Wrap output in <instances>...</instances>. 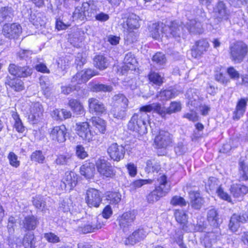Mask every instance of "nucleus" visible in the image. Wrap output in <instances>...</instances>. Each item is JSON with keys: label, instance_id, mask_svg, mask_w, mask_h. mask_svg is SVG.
Segmentation results:
<instances>
[{"label": "nucleus", "instance_id": "27", "mask_svg": "<svg viewBox=\"0 0 248 248\" xmlns=\"http://www.w3.org/2000/svg\"><path fill=\"white\" fill-rule=\"evenodd\" d=\"M5 83L16 92H20L24 89L23 82L18 78H11L10 76H7Z\"/></svg>", "mask_w": 248, "mask_h": 248}, {"label": "nucleus", "instance_id": "52", "mask_svg": "<svg viewBox=\"0 0 248 248\" xmlns=\"http://www.w3.org/2000/svg\"><path fill=\"white\" fill-rule=\"evenodd\" d=\"M167 114H171L173 113H176L181 109V104L179 102H171L170 106L167 108Z\"/></svg>", "mask_w": 248, "mask_h": 248}, {"label": "nucleus", "instance_id": "19", "mask_svg": "<svg viewBox=\"0 0 248 248\" xmlns=\"http://www.w3.org/2000/svg\"><path fill=\"white\" fill-rule=\"evenodd\" d=\"M184 26L189 33L191 34H201L203 32V28L202 22L195 19L189 20Z\"/></svg>", "mask_w": 248, "mask_h": 248}, {"label": "nucleus", "instance_id": "37", "mask_svg": "<svg viewBox=\"0 0 248 248\" xmlns=\"http://www.w3.org/2000/svg\"><path fill=\"white\" fill-rule=\"evenodd\" d=\"M90 121L97 130V133H104L106 131V124L103 120L99 117H93Z\"/></svg>", "mask_w": 248, "mask_h": 248}, {"label": "nucleus", "instance_id": "55", "mask_svg": "<svg viewBox=\"0 0 248 248\" xmlns=\"http://www.w3.org/2000/svg\"><path fill=\"white\" fill-rule=\"evenodd\" d=\"M152 60L156 64L162 65L166 63V59L165 55L161 52L155 53L152 58Z\"/></svg>", "mask_w": 248, "mask_h": 248}, {"label": "nucleus", "instance_id": "24", "mask_svg": "<svg viewBox=\"0 0 248 248\" xmlns=\"http://www.w3.org/2000/svg\"><path fill=\"white\" fill-rule=\"evenodd\" d=\"M39 223L36 217L31 215L25 217L22 221L23 228L26 231H32L36 229Z\"/></svg>", "mask_w": 248, "mask_h": 248}, {"label": "nucleus", "instance_id": "26", "mask_svg": "<svg viewBox=\"0 0 248 248\" xmlns=\"http://www.w3.org/2000/svg\"><path fill=\"white\" fill-rule=\"evenodd\" d=\"M89 107L90 112L97 114L104 113L106 109L103 103L94 98H90L88 100Z\"/></svg>", "mask_w": 248, "mask_h": 248}, {"label": "nucleus", "instance_id": "7", "mask_svg": "<svg viewBox=\"0 0 248 248\" xmlns=\"http://www.w3.org/2000/svg\"><path fill=\"white\" fill-rule=\"evenodd\" d=\"M107 153L110 158L114 161L119 162L123 159L125 150L122 145H118L117 143H111L107 148Z\"/></svg>", "mask_w": 248, "mask_h": 248}, {"label": "nucleus", "instance_id": "14", "mask_svg": "<svg viewBox=\"0 0 248 248\" xmlns=\"http://www.w3.org/2000/svg\"><path fill=\"white\" fill-rule=\"evenodd\" d=\"M76 129L77 134L83 140L90 141L93 140V134L91 132L87 122L77 123Z\"/></svg>", "mask_w": 248, "mask_h": 248}, {"label": "nucleus", "instance_id": "57", "mask_svg": "<svg viewBox=\"0 0 248 248\" xmlns=\"http://www.w3.org/2000/svg\"><path fill=\"white\" fill-rule=\"evenodd\" d=\"M135 30H124V34L126 35V38L129 42L133 43L137 40L138 35L137 31Z\"/></svg>", "mask_w": 248, "mask_h": 248}, {"label": "nucleus", "instance_id": "31", "mask_svg": "<svg viewBox=\"0 0 248 248\" xmlns=\"http://www.w3.org/2000/svg\"><path fill=\"white\" fill-rule=\"evenodd\" d=\"M95 167L93 163H86L83 165L80 169L81 175L84 176L87 179H90L94 176Z\"/></svg>", "mask_w": 248, "mask_h": 248}, {"label": "nucleus", "instance_id": "5", "mask_svg": "<svg viewBox=\"0 0 248 248\" xmlns=\"http://www.w3.org/2000/svg\"><path fill=\"white\" fill-rule=\"evenodd\" d=\"M22 32L21 26L17 23H6L2 28V34L9 39H17Z\"/></svg>", "mask_w": 248, "mask_h": 248}, {"label": "nucleus", "instance_id": "30", "mask_svg": "<svg viewBox=\"0 0 248 248\" xmlns=\"http://www.w3.org/2000/svg\"><path fill=\"white\" fill-rule=\"evenodd\" d=\"M90 90L93 92H111L113 87L111 85L104 84L99 82H90L89 83Z\"/></svg>", "mask_w": 248, "mask_h": 248}, {"label": "nucleus", "instance_id": "48", "mask_svg": "<svg viewBox=\"0 0 248 248\" xmlns=\"http://www.w3.org/2000/svg\"><path fill=\"white\" fill-rule=\"evenodd\" d=\"M148 78L151 82L159 86L163 82L162 77L155 72H151L148 75Z\"/></svg>", "mask_w": 248, "mask_h": 248}, {"label": "nucleus", "instance_id": "4", "mask_svg": "<svg viewBox=\"0 0 248 248\" xmlns=\"http://www.w3.org/2000/svg\"><path fill=\"white\" fill-rule=\"evenodd\" d=\"M184 25L182 22L173 21L170 26H165V34L168 37H172L179 41L181 38H184Z\"/></svg>", "mask_w": 248, "mask_h": 248}, {"label": "nucleus", "instance_id": "54", "mask_svg": "<svg viewBox=\"0 0 248 248\" xmlns=\"http://www.w3.org/2000/svg\"><path fill=\"white\" fill-rule=\"evenodd\" d=\"M153 111L157 113L162 118H165L167 114V109L164 107L161 106L159 103H154Z\"/></svg>", "mask_w": 248, "mask_h": 248}, {"label": "nucleus", "instance_id": "35", "mask_svg": "<svg viewBox=\"0 0 248 248\" xmlns=\"http://www.w3.org/2000/svg\"><path fill=\"white\" fill-rule=\"evenodd\" d=\"M93 64L95 67L104 70L108 67L109 64L108 60L103 55L96 56L93 59Z\"/></svg>", "mask_w": 248, "mask_h": 248}, {"label": "nucleus", "instance_id": "3", "mask_svg": "<svg viewBox=\"0 0 248 248\" xmlns=\"http://www.w3.org/2000/svg\"><path fill=\"white\" fill-rule=\"evenodd\" d=\"M248 52V46L242 41L236 42L231 44L229 47L230 58L235 63L242 62Z\"/></svg>", "mask_w": 248, "mask_h": 248}, {"label": "nucleus", "instance_id": "59", "mask_svg": "<svg viewBox=\"0 0 248 248\" xmlns=\"http://www.w3.org/2000/svg\"><path fill=\"white\" fill-rule=\"evenodd\" d=\"M170 203L171 205L174 206L179 205L184 206L186 205L187 202L183 197L175 196L172 198Z\"/></svg>", "mask_w": 248, "mask_h": 248}, {"label": "nucleus", "instance_id": "22", "mask_svg": "<svg viewBox=\"0 0 248 248\" xmlns=\"http://www.w3.org/2000/svg\"><path fill=\"white\" fill-rule=\"evenodd\" d=\"M147 234L148 232L146 229L141 227L135 230L131 235L129 236L128 240L131 244L133 245L143 240Z\"/></svg>", "mask_w": 248, "mask_h": 248}, {"label": "nucleus", "instance_id": "56", "mask_svg": "<svg viewBox=\"0 0 248 248\" xmlns=\"http://www.w3.org/2000/svg\"><path fill=\"white\" fill-rule=\"evenodd\" d=\"M30 20L33 25L37 27L42 26L45 24V21L39 15H36L35 14H31Z\"/></svg>", "mask_w": 248, "mask_h": 248}, {"label": "nucleus", "instance_id": "9", "mask_svg": "<svg viewBox=\"0 0 248 248\" xmlns=\"http://www.w3.org/2000/svg\"><path fill=\"white\" fill-rule=\"evenodd\" d=\"M9 73L19 78H26L31 76L32 69L29 66H19L15 64H10L8 67Z\"/></svg>", "mask_w": 248, "mask_h": 248}, {"label": "nucleus", "instance_id": "16", "mask_svg": "<svg viewBox=\"0 0 248 248\" xmlns=\"http://www.w3.org/2000/svg\"><path fill=\"white\" fill-rule=\"evenodd\" d=\"M136 214L134 211L124 213L119 219V225L123 231L128 230L129 226L136 219Z\"/></svg>", "mask_w": 248, "mask_h": 248}, {"label": "nucleus", "instance_id": "13", "mask_svg": "<svg viewBox=\"0 0 248 248\" xmlns=\"http://www.w3.org/2000/svg\"><path fill=\"white\" fill-rule=\"evenodd\" d=\"M215 16L218 21L226 20L230 16L229 11L222 1H219L214 8Z\"/></svg>", "mask_w": 248, "mask_h": 248}, {"label": "nucleus", "instance_id": "29", "mask_svg": "<svg viewBox=\"0 0 248 248\" xmlns=\"http://www.w3.org/2000/svg\"><path fill=\"white\" fill-rule=\"evenodd\" d=\"M149 30L150 35L155 39L158 38L160 34H165V25L162 23H153L149 26Z\"/></svg>", "mask_w": 248, "mask_h": 248}, {"label": "nucleus", "instance_id": "63", "mask_svg": "<svg viewBox=\"0 0 248 248\" xmlns=\"http://www.w3.org/2000/svg\"><path fill=\"white\" fill-rule=\"evenodd\" d=\"M152 180L151 179H140L134 181L131 184V186L136 189L142 186L143 185L146 184H151L152 182Z\"/></svg>", "mask_w": 248, "mask_h": 248}, {"label": "nucleus", "instance_id": "34", "mask_svg": "<svg viewBox=\"0 0 248 248\" xmlns=\"http://www.w3.org/2000/svg\"><path fill=\"white\" fill-rule=\"evenodd\" d=\"M230 190L233 197L239 198L243 196L248 192V188L244 185L236 184L232 186Z\"/></svg>", "mask_w": 248, "mask_h": 248}, {"label": "nucleus", "instance_id": "21", "mask_svg": "<svg viewBox=\"0 0 248 248\" xmlns=\"http://www.w3.org/2000/svg\"><path fill=\"white\" fill-rule=\"evenodd\" d=\"M207 219L211 226L216 228L221 223L218 213L217 210L214 208H211L207 210Z\"/></svg>", "mask_w": 248, "mask_h": 248}, {"label": "nucleus", "instance_id": "46", "mask_svg": "<svg viewBox=\"0 0 248 248\" xmlns=\"http://www.w3.org/2000/svg\"><path fill=\"white\" fill-rule=\"evenodd\" d=\"M73 18L74 19H79L81 21L84 19L88 20L85 12L83 10V4L81 7H78L76 8L73 14Z\"/></svg>", "mask_w": 248, "mask_h": 248}, {"label": "nucleus", "instance_id": "2", "mask_svg": "<svg viewBox=\"0 0 248 248\" xmlns=\"http://www.w3.org/2000/svg\"><path fill=\"white\" fill-rule=\"evenodd\" d=\"M170 186L168 185L167 177L165 175H162L158 177L155 182V188L151 192L147 197L149 202L153 203L159 200V199L169 192Z\"/></svg>", "mask_w": 248, "mask_h": 248}, {"label": "nucleus", "instance_id": "33", "mask_svg": "<svg viewBox=\"0 0 248 248\" xmlns=\"http://www.w3.org/2000/svg\"><path fill=\"white\" fill-rule=\"evenodd\" d=\"M14 16V10L11 7H2L0 9V23L10 22Z\"/></svg>", "mask_w": 248, "mask_h": 248}, {"label": "nucleus", "instance_id": "62", "mask_svg": "<svg viewBox=\"0 0 248 248\" xmlns=\"http://www.w3.org/2000/svg\"><path fill=\"white\" fill-rule=\"evenodd\" d=\"M82 78L85 82H87L92 77L96 75V72L92 69H88L80 72Z\"/></svg>", "mask_w": 248, "mask_h": 248}, {"label": "nucleus", "instance_id": "40", "mask_svg": "<svg viewBox=\"0 0 248 248\" xmlns=\"http://www.w3.org/2000/svg\"><path fill=\"white\" fill-rule=\"evenodd\" d=\"M32 204L36 208L44 213L47 210L46 202L44 198L41 196H37L33 198Z\"/></svg>", "mask_w": 248, "mask_h": 248}, {"label": "nucleus", "instance_id": "60", "mask_svg": "<svg viewBox=\"0 0 248 248\" xmlns=\"http://www.w3.org/2000/svg\"><path fill=\"white\" fill-rule=\"evenodd\" d=\"M7 157L12 166L17 168L20 165V161L17 159L18 157L14 152H10Z\"/></svg>", "mask_w": 248, "mask_h": 248}, {"label": "nucleus", "instance_id": "42", "mask_svg": "<svg viewBox=\"0 0 248 248\" xmlns=\"http://www.w3.org/2000/svg\"><path fill=\"white\" fill-rule=\"evenodd\" d=\"M239 175L241 181L248 180V165H246L243 162H239Z\"/></svg>", "mask_w": 248, "mask_h": 248}, {"label": "nucleus", "instance_id": "45", "mask_svg": "<svg viewBox=\"0 0 248 248\" xmlns=\"http://www.w3.org/2000/svg\"><path fill=\"white\" fill-rule=\"evenodd\" d=\"M106 199L111 204H117L121 201V195L119 193L108 192L106 193Z\"/></svg>", "mask_w": 248, "mask_h": 248}, {"label": "nucleus", "instance_id": "43", "mask_svg": "<svg viewBox=\"0 0 248 248\" xmlns=\"http://www.w3.org/2000/svg\"><path fill=\"white\" fill-rule=\"evenodd\" d=\"M57 165H70L72 163V159L69 155H60L55 160Z\"/></svg>", "mask_w": 248, "mask_h": 248}, {"label": "nucleus", "instance_id": "6", "mask_svg": "<svg viewBox=\"0 0 248 248\" xmlns=\"http://www.w3.org/2000/svg\"><path fill=\"white\" fill-rule=\"evenodd\" d=\"M85 202L89 207H98L102 202L101 192L95 188L89 189L86 191Z\"/></svg>", "mask_w": 248, "mask_h": 248}, {"label": "nucleus", "instance_id": "49", "mask_svg": "<svg viewBox=\"0 0 248 248\" xmlns=\"http://www.w3.org/2000/svg\"><path fill=\"white\" fill-rule=\"evenodd\" d=\"M239 227L240 223L237 219V215L234 214L230 218L229 228L232 232H235L237 231Z\"/></svg>", "mask_w": 248, "mask_h": 248}, {"label": "nucleus", "instance_id": "28", "mask_svg": "<svg viewBox=\"0 0 248 248\" xmlns=\"http://www.w3.org/2000/svg\"><path fill=\"white\" fill-rule=\"evenodd\" d=\"M97 218H94L92 220L90 224L85 225L84 226L79 227L78 230L84 234L93 232L102 227V224L100 223H97Z\"/></svg>", "mask_w": 248, "mask_h": 248}, {"label": "nucleus", "instance_id": "1", "mask_svg": "<svg viewBox=\"0 0 248 248\" xmlns=\"http://www.w3.org/2000/svg\"><path fill=\"white\" fill-rule=\"evenodd\" d=\"M148 119L149 116L146 113H135L132 115L128 124V128L129 130L136 131L140 134H145L147 132Z\"/></svg>", "mask_w": 248, "mask_h": 248}, {"label": "nucleus", "instance_id": "44", "mask_svg": "<svg viewBox=\"0 0 248 248\" xmlns=\"http://www.w3.org/2000/svg\"><path fill=\"white\" fill-rule=\"evenodd\" d=\"M174 216L177 222L182 225H184L187 221V215L183 210H176Z\"/></svg>", "mask_w": 248, "mask_h": 248}, {"label": "nucleus", "instance_id": "64", "mask_svg": "<svg viewBox=\"0 0 248 248\" xmlns=\"http://www.w3.org/2000/svg\"><path fill=\"white\" fill-rule=\"evenodd\" d=\"M31 54V51L28 50H20L17 53V59L19 60L27 61Z\"/></svg>", "mask_w": 248, "mask_h": 248}, {"label": "nucleus", "instance_id": "39", "mask_svg": "<svg viewBox=\"0 0 248 248\" xmlns=\"http://www.w3.org/2000/svg\"><path fill=\"white\" fill-rule=\"evenodd\" d=\"M34 234L32 232H28L24 235L22 244L25 248H35V241Z\"/></svg>", "mask_w": 248, "mask_h": 248}, {"label": "nucleus", "instance_id": "11", "mask_svg": "<svg viewBox=\"0 0 248 248\" xmlns=\"http://www.w3.org/2000/svg\"><path fill=\"white\" fill-rule=\"evenodd\" d=\"M44 109L41 104L38 102L32 104L28 119L32 124L37 123L43 116Z\"/></svg>", "mask_w": 248, "mask_h": 248}, {"label": "nucleus", "instance_id": "12", "mask_svg": "<svg viewBox=\"0 0 248 248\" xmlns=\"http://www.w3.org/2000/svg\"><path fill=\"white\" fill-rule=\"evenodd\" d=\"M67 129L64 125L56 126L52 129L50 136L52 140L59 143L64 142L66 140Z\"/></svg>", "mask_w": 248, "mask_h": 248}, {"label": "nucleus", "instance_id": "53", "mask_svg": "<svg viewBox=\"0 0 248 248\" xmlns=\"http://www.w3.org/2000/svg\"><path fill=\"white\" fill-rule=\"evenodd\" d=\"M45 158L42 152L40 150H37L33 152L31 156V161L37 162L39 163H43Z\"/></svg>", "mask_w": 248, "mask_h": 248}, {"label": "nucleus", "instance_id": "47", "mask_svg": "<svg viewBox=\"0 0 248 248\" xmlns=\"http://www.w3.org/2000/svg\"><path fill=\"white\" fill-rule=\"evenodd\" d=\"M39 82L40 86L45 93L50 91L51 84L47 77L41 76L39 78Z\"/></svg>", "mask_w": 248, "mask_h": 248}, {"label": "nucleus", "instance_id": "51", "mask_svg": "<svg viewBox=\"0 0 248 248\" xmlns=\"http://www.w3.org/2000/svg\"><path fill=\"white\" fill-rule=\"evenodd\" d=\"M112 99L113 101L116 103H122L124 106H125L126 107H128V100L123 93H118L114 95L112 97Z\"/></svg>", "mask_w": 248, "mask_h": 248}, {"label": "nucleus", "instance_id": "61", "mask_svg": "<svg viewBox=\"0 0 248 248\" xmlns=\"http://www.w3.org/2000/svg\"><path fill=\"white\" fill-rule=\"evenodd\" d=\"M127 108L124 106L123 108H118L114 110L113 116L117 119H122L126 116Z\"/></svg>", "mask_w": 248, "mask_h": 248}, {"label": "nucleus", "instance_id": "17", "mask_svg": "<svg viewBox=\"0 0 248 248\" xmlns=\"http://www.w3.org/2000/svg\"><path fill=\"white\" fill-rule=\"evenodd\" d=\"M62 183L66 190L72 189L78 183V175L73 171H67L65 173Z\"/></svg>", "mask_w": 248, "mask_h": 248}, {"label": "nucleus", "instance_id": "23", "mask_svg": "<svg viewBox=\"0 0 248 248\" xmlns=\"http://www.w3.org/2000/svg\"><path fill=\"white\" fill-rule=\"evenodd\" d=\"M189 197L192 207L197 210L200 209L204 202L200 193L197 191H191L189 192Z\"/></svg>", "mask_w": 248, "mask_h": 248}, {"label": "nucleus", "instance_id": "58", "mask_svg": "<svg viewBox=\"0 0 248 248\" xmlns=\"http://www.w3.org/2000/svg\"><path fill=\"white\" fill-rule=\"evenodd\" d=\"M231 6L234 8H241L247 6L248 0H226Z\"/></svg>", "mask_w": 248, "mask_h": 248}, {"label": "nucleus", "instance_id": "15", "mask_svg": "<svg viewBox=\"0 0 248 248\" xmlns=\"http://www.w3.org/2000/svg\"><path fill=\"white\" fill-rule=\"evenodd\" d=\"M209 44L205 39L199 40L195 42L191 49V55L194 58L200 57L207 51Z\"/></svg>", "mask_w": 248, "mask_h": 248}, {"label": "nucleus", "instance_id": "32", "mask_svg": "<svg viewBox=\"0 0 248 248\" xmlns=\"http://www.w3.org/2000/svg\"><path fill=\"white\" fill-rule=\"evenodd\" d=\"M68 105L71 108L73 114L76 117L83 115L84 109L80 102L77 99H70L68 102Z\"/></svg>", "mask_w": 248, "mask_h": 248}, {"label": "nucleus", "instance_id": "18", "mask_svg": "<svg viewBox=\"0 0 248 248\" xmlns=\"http://www.w3.org/2000/svg\"><path fill=\"white\" fill-rule=\"evenodd\" d=\"M83 8L88 20L94 17L97 12L99 11L97 6V2L93 0H89L88 1L83 2Z\"/></svg>", "mask_w": 248, "mask_h": 248}, {"label": "nucleus", "instance_id": "25", "mask_svg": "<svg viewBox=\"0 0 248 248\" xmlns=\"http://www.w3.org/2000/svg\"><path fill=\"white\" fill-rule=\"evenodd\" d=\"M248 98H241L236 104L235 110L233 112V119L239 120L246 112Z\"/></svg>", "mask_w": 248, "mask_h": 248}, {"label": "nucleus", "instance_id": "8", "mask_svg": "<svg viewBox=\"0 0 248 248\" xmlns=\"http://www.w3.org/2000/svg\"><path fill=\"white\" fill-rule=\"evenodd\" d=\"M154 142L156 148L165 149L170 145L172 142L171 136L168 131L160 130L155 137Z\"/></svg>", "mask_w": 248, "mask_h": 248}, {"label": "nucleus", "instance_id": "36", "mask_svg": "<svg viewBox=\"0 0 248 248\" xmlns=\"http://www.w3.org/2000/svg\"><path fill=\"white\" fill-rule=\"evenodd\" d=\"M221 187L219 185V181L215 177H210L205 184V188L207 191L209 192H216Z\"/></svg>", "mask_w": 248, "mask_h": 248}, {"label": "nucleus", "instance_id": "10", "mask_svg": "<svg viewBox=\"0 0 248 248\" xmlns=\"http://www.w3.org/2000/svg\"><path fill=\"white\" fill-rule=\"evenodd\" d=\"M98 171L104 176L112 177L115 172L110 163L104 159H99L96 163Z\"/></svg>", "mask_w": 248, "mask_h": 248}, {"label": "nucleus", "instance_id": "41", "mask_svg": "<svg viewBox=\"0 0 248 248\" xmlns=\"http://www.w3.org/2000/svg\"><path fill=\"white\" fill-rule=\"evenodd\" d=\"M190 12L196 18L195 19L205 20L206 18V13L202 7L194 6H192Z\"/></svg>", "mask_w": 248, "mask_h": 248}, {"label": "nucleus", "instance_id": "20", "mask_svg": "<svg viewBox=\"0 0 248 248\" xmlns=\"http://www.w3.org/2000/svg\"><path fill=\"white\" fill-rule=\"evenodd\" d=\"M140 17L132 13L129 14L127 20L122 25L124 30H137L140 25L139 24Z\"/></svg>", "mask_w": 248, "mask_h": 248}, {"label": "nucleus", "instance_id": "38", "mask_svg": "<svg viewBox=\"0 0 248 248\" xmlns=\"http://www.w3.org/2000/svg\"><path fill=\"white\" fill-rule=\"evenodd\" d=\"M186 97L188 100L187 102L188 105H190L191 106H195L197 105L199 96L197 94L196 89H188L186 92Z\"/></svg>", "mask_w": 248, "mask_h": 248}, {"label": "nucleus", "instance_id": "50", "mask_svg": "<svg viewBox=\"0 0 248 248\" xmlns=\"http://www.w3.org/2000/svg\"><path fill=\"white\" fill-rule=\"evenodd\" d=\"M175 94L172 90H165L161 91L157 94V97L161 100H167L174 97Z\"/></svg>", "mask_w": 248, "mask_h": 248}]
</instances>
